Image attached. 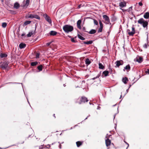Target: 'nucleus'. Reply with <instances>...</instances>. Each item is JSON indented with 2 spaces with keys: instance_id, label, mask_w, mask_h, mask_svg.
<instances>
[{
  "instance_id": "f257e3e1",
  "label": "nucleus",
  "mask_w": 149,
  "mask_h": 149,
  "mask_svg": "<svg viewBox=\"0 0 149 149\" xmlns=\"http://www.w3.org/2000/svg\"><path fill=\"white\" fill-rule=\"evenodd\" d=\"M63 29L65 32L68 33L73 30V27L70 25L66 24L63 26Z\"/></svg>"
},
{
  "instance_id": "f03ea898",
  "label": "nucleus",
  "mask_w": 149,
  "mask_h": 149,
  "mask_svg": "<svg viewBox=\"0 0 149 149\" xmlns=\"http://www.w3.org/2000/svg\"><path fill=\"white\" fill-rule=\"evenodd\" d=\"M138 24L142 26L143 27L147 29L148 22L145 21L143 18H140L137 21Z\"/></svg>"
},
{
  "instance_id": "7ed1b4c3",
  "label": "nucleus",
  "mask_w": 149,
  "mask_h": 149,
  "mask_svg": "<svg viewBox=\"0 0 149 149\" xmlns=\"http://www.w3.org/2000/svg\"><path fill=\"white\" fill-rule=\"evenodd\" d=\"M43 17L45 18V20L49 24H52V20L50 17L48 16L47 14H45L43 15Z\"/></svg>"
},
{
  "instance_id": "20e7f679",
  "label": "nucleus",
  "mask_w": 149,
  "mask_h": 149,
  "mask_svg": "<svg viewBox=\"0 0 149 149\" xmlns=\"http://www.w3.org/2000/svg\"><path fill=\"white\" fill-rule=\"evenodd\" d=\"M103 17L104 19L105 22L104 23L106 24H109V23L111 24L110 22V19L109 17L106 15H104Z\"/></svg>"
},
{
  "instance_id": "39448f33",
  "label": "nucleus",
  "mask_w": 149,
  "mask_h": 149,
  "mask_svg": "<svg viewBox=\"0 0 149 149\" xmlns=\"http://www.w3.org/2000/svg\"><path fill=\"white\" fill-rule=\"evenodd\" d=\"M8 65V63L6 62L2 63L0 65V67L3 69H6Z\"/></svg>"
},
{
  "instance_id": "423d86ee",
  "label": "nucleus",
  "mask_w": 149,
  "mask_h": 149,
  "mask_svg": "<svg viewBox=\"0 0 149 149\" xmlns=\"http://www.w3.org/2000/svg\"><path fill=\"white\" fill-rule=\"evenodd\" d=\"M80 101V102H79V104H81L82 103H85L86 102H87L88 101V100L86 97L83 96L81 97Z\"/></svg>"
},
{
  "instance_id": "0eeeda50",
  "label": "nucleus",
  "mask_w": 149,
  "mask_h": 149,
  "mask_svg": "<svg viewBox=\"0 0 149 149\" xmlns=\"http://www.w3.org/2000/svg\"><path fill=\"white\" fill-rule=\"evenodd\" d=\"M123 61L122 60L117 61L115 62L116 67H118L120 65H123Z\"/></svg>"
},
{
  "instance_id": "6e6552de",
  "label": "nucleus",
  "mask_w": 149,
  "mask_h": 149,
  "mask_svg": "<svg viewBox=\"0 0 149 149\" xmlns=\"http://www.w3.org/2000/svg\"><path fill=\"white\" fill-rule=\"evenodd\" d=\"M30 3V0H26V1H24L23 2V6L24 7H27Z\"/></svg>"
},
{
  "instance_id": "1a4fd4ad",
  "label": "nucleus",
  "mask_w": 149,
  "mask_h": 149,
  "mask_svg": "<svg viewBox=\"0 0 149 149\" xmlns=\"http://www.w3.org/2000/svg\"><path fill=\"white\" fill-rule=\"evenodd\" d=\"M125 70H126L127 72H128L130 70V67L129 64L127 65L124 68V69L123 70V71H125Z\"/></svg>"
},
{
  "instance_id": "9d476101",
  "label": "nucleus",
  "mask_w": 149,
  "mask_h": 149,
  "mask_svg": "<svg viewBox=\"0 0 149 149\" xmlns=\"http://www.w3.org/2000/svg\"><path fill=\"white\" fill-rule=\"evenodd\" d=\"M126 3L125 2H121L119 3V6L121 8L125 7L126 6Z\"/></svg>"
},
{
  "instance_id": "9b49d317",
  "label": "nucleus",
  "mask_w": 149,
  "mask_h": 149,
  "mask_svg": "<svg viewBox=\"0 0 149 149\" xmlns=\"http://www.w3.org/2000/svg\"><path fill=\"white\" fill-rule=\"evenodd\" d=\"M135 33V28L134 27V25H133L132 26V31L131 32L129 33L130 35H134Z\"/></svg>"
},
{
  "instance_id": "f8f14e48",
  "label": "nucleus",
  "mask_w": 149,
  "mask_h": 149,
  "mask_svg": "<svg viewBox=\"0 0 149 149\" xmlns=\"http://www.w3.org/2000/svg\"><path fill=\"white\" fill-rule=\"evenodd\" d=\"M105 143L107 146L110 145L111 143V141L108 139H107L105 140Z\"/></svg>"
},
{
  "instance_id": "ddd939ff",
  "label": "nucleus",
  "mask_w": 149,
  "mask_h": 149,
  "mask_svg": "<svg viewBox=\"0 0 149 149\" xmlns=\"http://www.w3.org/2000/svg\"><path fill=\"white\" fill-rule=\"evenodd\" d=\"M143 61V58L141 56H139L136 58V61L139 63H141Z\"/></svg>"
},
{
  "instance_id": "4468645a",
  "label": "nucleus",
  "mask_w": 149,
  "mask_h": 149,
  "mask_svg": "<svg viewBox=\"0 0 149 149\" xmlns=\"http://www.w3.org/2000/svg\"><path fill=\"white\" fill-rule=\"evenodd\" d=\"M19 47L20 49H22L25 48L26 47V44L24 43H21L19 46Z\"/></svg>"
},
{
  "instance_id": "2eb2a0df",
  "label": "nucleus",
  "mask_w": 149,
  "mask_h": 149,
  "mask_svg": "<svg viewBox=\"0 0 149 149\" xmlns=\"http://www.w3.org/2000/svg\"><path fill=\"white\" fill-rule=\"evenodd\" d=\"M81 22V20H79L77 22V27L79 29H81V28L80 25Z\"/></svg>"
},
{
  "instance_id": "dca6fc26",
  "label": "nucleus",
  "mask_w": 149,
  "mask_h": 149,
  "mask_svg": "<svg viewBox=\"0 0 149 149\" xmlns=\"http://www.w3.org/2000/svg\"><path fill=\"white\" fill-rule=\"evenodd\" d=\"M20 7L19 4L17 2H16L14 4V7L16 9H18Z\"/></svg>"
},
{
  "instance_id": "f3484780",
  "label": "nucleus",
  "mask_w": 149,
  "mask_h": 149,
  "mask_svg": "<svg viewBox=\"0 0 149 149\" xmlns=\"http://www.w3.org/2000/svg\"><path fill=\"white\" fill-rule=\"evenodd\" d=\"M109 73V72L108 71H104L103 72L102 76H103L104 75L105 77H106L108 75Z\"/></svg>"
},
{
  "instance_id": "a211bd4d",
  "label": "nucleus",
  "mask_w": 149,
  "mask_h": 149,
  "mask_svg": "<svg viewBox=\"0 0 149 149\" xmlns=\"http://www.w3.org/2000/svg\"><path fill=\"white\" fill-rule=\"evenodd\" d=\"M143 17L145 19H148L149 18V12L146 13L144 15Z\"/></svg>"
},
{
  "instance_id": "6ab92c4d",
  "label": "nucleus",
  "mask_w": 149,
  "mask_h": 149,
  "mask_svg": "<svg viewBox=\"0 0 149 149\" xmlns=\"http://www.w3.org/2000/svg\"><path fill=\"white\" fill-rule=\"evenodd\" d=\"M57 33V32L55 31H52L49 34L51 36H54L56 35Z\"/></svg>"
},
{
  "instance_id": "aec40b11",
  "label": "nucleus",
  "mask_w": 149,
  "mask_h": 149,
  "mask_svg": "<svg viewBox=\"0 0 149 149\" xmlns=\"http://www.w3.org/2000/svg\"><path fill=\"white\" fill-rule=\"evenodd\" d=\"M85 62L86 64L87 65H89L91 63V61L89 58H86L85 60Z\"/></svg>"
},
{
  "instance_id": "412c9836",
  "label": "nucleus",
  "mask_w": 149,
  "mask_h": 149,
  "mask_svg": "<svg viewBox=\"0 0 149 149\" xmlns=\"http://www.w3.org/2000/svg\"><path fill=\"white\" fill-rule=\"evenodd\" d=\"M96 31L95 30L92 29L90 31L88 32V33L90 34H93L96 33Z\"/></svg>"
},
{
  "instance_id": "4be33fe9",
  "label": "nucleus",
  "mask_w": 149,
  "mask_h": 149,
  "mask_svg": "<svg viewBox=\"0 0 149 149\" xmlns=\"http://www.w3.org/2000/svg\"><path fill=\"white\" fill-rule=\"evenodd\" d=\"M128 81V80L127 77H125V78H123L122 81L125 84H126Z\"/></svg>"
},
{
  "instance_id": "5701e85b",
  "label": "nucleus",
  "mask_w": 149,
  "mask_h": 149,
  "mask_svg": "<svg viewBox=\"0 0 149 149\" xmlns=\"http://www.w3.org/2000/svg\"><path fill=\"white\" fill-rule=\"evenodd\" d=\"M93 41L92 40H90L87 42H84V43L87 45L91 44L92 43Z\"/></svg>"
},
{
  "instance_id": "b1692460",
  "label": "nucleus",
  "mask_w": 149,
  "mask_h": 149,
  "mask_svg": "<svg viewBox=\"0 0 149 149\" xmlns=\"http://www.w3.org/2000/svg\"><path fill=\"white\" fill-rule=\"evenodd\" d=\"M34 33V32L33 31H31L28 34H27V36L28 37H31V35L33 34Z\"/></svg>"
},
{
  "instance_id": "393cba45",
  "label": "nucleus",
  "mask_w": 149,
  "mask_h": 149,
  "mask_svg": "<svg viewBox=\"0 0 149 149\" xmlns=\"http://www.w3.org/2000/svg\"><path fill=\"white\" fill-rule=\"evenodd\" d=\"M7 56V55L6 54L1 53L0 54V56L2 58L4 57H6Z\"/></svg>"
},
{
  "instance_id": "a878e982",
  "label": "nucleus",
  "mask_w": 149,
  "mask_h": 149,
  "mask_svg": "<svg viewBox=\"0 0 149 149\" xmlns=\"http://www.w3.org/2000/svg\"><path fill=\"white\" fill-rule=\"evenodd\" d=\"M31 21H25L24 23V25L26 26L28 24H29L31 23Z\"/></svg>"
},
{
  "instance_id": "bb28decb",
  "label": "nucleus",
  "mask_w": 149,
  "mask_h": 149,
  "mask_svg": "<svg viewBox=\"0 0 149 149\" xmlns=\"http://www.w3.org/2000/svg\"><path fill=\"white\" fill-rule=\"evenodd\" d=\"M99 68L100 69H103L104 68V67L101 63H99Z\"/></svg>"
},
{
  "instance_id": "cd10ccee",
  "label": "nucleus",
  "mask_w": 149,
  "mask_h": 149,
  "mask_svg": "<svg viewBox=\"0 0 149 149\" xmlns=\"http://www.w3.org/2000/svg\"><path fill=\"white\" fill-rule=\"evenodd\" d=\"M77 36L78 38L81 40H84L85 39V38H84L83 37L79 34H78Z\"/></svg>"
},
{
  "instance_id": "c85d7f7f",
  "label": "nucleus",
  "mask_w": 149,
  "mask_h": 149,
  "mask_svg": "<svg viewBox=\"0 0 149 149\" xmlns=\"http://www.w3.org/2000/svg\"><path fill=\"white\" fill-rule=\"evenodd\" d=\"M76 143L77 147H79L82 144V143L79 141L77 142Z\"/></svg>"
},
{
  "instance_id": "c756f323",
  "label": "nucleus",
  "mask_w": 149,
  "mask_h": 149,
  "mask_svg": "<svg viewBox=\"0 0 149 149\" xmlns=\"http://www.w3.org/2000/svg\"><path fill=\"white\" fill-rule=\"evenodd\" d=\"M38 64V62L37 61H35V62H32L31 63V65L32 66H34Z\"/></svg>"
},
{
  "instance_id": "7c9ffc66",
  "label": "nucleus",
  "mask_w": 149,
  "mask_h": 149,
  "mask_svg": "<svg viewBox=\"0 0 149 149\" xmlns=\"http://www.w3.org/2000/svg\"><path fill=\"white\" fill-rule=\"evenodd\" d=\"M42 66L41 65L38 66L37 68L39 70V71H41L42 70Z\"/></svg>"
},
{
  "instance_id": "2f4dec72",
  "label": "nucleus",
  "mask_w": 149,
  "mask_h": 149,
  "mask_svg": "<svg viewBox=\"0 0 149 149\" xmlns=\"http://www.w3.org/2000/svg\"><path fill=\"white\" fill-rule=\"evenodd\" d=\"M34 18H36L38 19H40V17L38 15H37L34 14Z\"/></svg>"
},
{
  "instance_id": "473e14b6",
  "label": "nucleus",
  "mask_w": 149,
  "mask_h": 149,
  "mask_svg": "<svg viewBox=\"0 0 149 149\" xmlns=\"http://www.w3.org/2000/svg\"><path fill=\"white\" fill-rule=\"evenodd\" d=\"M34 14H30L29 15H28L27 16L28 18H34Z\"/></svg>"
},
{
  "instance_id": "72a5a7b5",
  "label": "nucleus",
  "mask_w": 149,
  "mask_h": 149,
  "mask_svg": "<svg viewBox=\"0 0 149 149\" xmlns=\"http://www.w3.org/2000/svg\"><path fill=\"white\" fill-rule=\"evenodd\" d=\"M7 23L6 22H3L2 23V26L3 28H5L7 26Z\"/></svg>"
},
{
  "instance_id": "f704fd0d",
  "label": "nucleus",
  "mask_w": 149,
  "mask_h": 149,
  "mask_svg": "<svg viewBox=\"0 0 149 149\" xmlns=\"http://www.w3.org/2000/svg\"><path fill=\"white\" fill-rule=\"evenodd\" d=\"M100 76V73H99V74H98V75L96 76V77H94L93 78H92V79L93 80H95V79L98 78Z\"/></svg>"
},
{
  "instance_id": "c9c22d12",
  "label": "nucleus",
  "mask_w": 149,
  "mask_h": 149,
  "mask_svg": "<svg viewBox=\"0 0 149 149\" xmlns=\"http://www.w3.org/2000/svg\"><path fill=\"white\" fill-rule=\"evenodd\" d=\"M99 24L100 27L103 28V24L100 20H99Z\"/></svg>"
},
{
  "instance_id": "e433bc0d",
  "label": "nucleus",
  "mask_w": 149,
  "mask_h": 149,
  "mask_svg": "<svg viewBox=\"0 0 149 149\" xmlns=\"http://www.w3.org/2000/svg\"><path fill=\"white\" fill-rule=\"evenodd\" d=\"M94 23L95 25H98V23L97 21L95 19H93Z\"/></svg>"
},
{
  "instance_id": "4c0bfd02",
  "label": "nucleus",
  "mask_w": 149,
  "mask_h": 149,
  "mask_svg": "<svg viewBox=\"0 0 149 149\" xmlns=\"http://www.w3.org/2000/svg\"><path fill=\"white\" fill-rule=\"evenodd\" d=\"M132 10V7H130L128 9L126 10V11H127L128 12H130V10Z\"/></svg>"
},
{
  "instance_id": "58836bf2",
  "label": "nucleus",
  "mask_w": 149,
  "mask_h": 149,
  "mask_svg": "<svg viewBox=\"0 0 149 149\" xmlns=\"http://www.w3.org/2000/svg\"><path fill=\"white\" fill-rule=\"evenodd\" d=\"M103 28L100 27L98 30V33L101 32L102 31Z\"/></svg>"
},
{
  "instance_id": "ea45409f",
  "label": "nucleus",
  "mask_w": 149,
  "mask_h": 149,
  "mask_svg": "<svg viewBox=\"0 0 149 149\" xmlns=\"http://www.w3.org/2000/svg\"><path fill=\"white\" fill-rule=\"evenodd\" d=\"M149 45H148V43H145L144 45H143V47L145 48H147V47Z\"/></svg>"
},
{
  "instance_id": "a19ab883",
  "label": "nucleus",
  "mask_w": 149,
  "mask_h": 149,
  "mask_svg": "<svg viewBox=\"0 0 149 149\" xmlns=\"http://www.w3.org/2000/svg\"><path fill=\"white\" fill-rule=\"evenodd\" d=\"M40 56V54L39 53H37L36 55V58H39Z\"/></svg>"
},
{
  "instance_id": "79ce46f5",
  "label": "nucleus",
  "mask_w": 149,
  "mask_h": 149,
  "mask_svg": "<svg viewBox=\"0 0 149 149\" xmlns=\"http://www.w3.org/2000/svg\"><path fill=\"white\" fill-rule=\"evenodd\" d=\"M127 33H128V35L130 36H133V35H130V33H129L130 32H131V31H130V30L129 29H127Z\"/></svg>"
},
{
  "instance_id": "37998d69",
  "label": "nucleus",
  "mask_w": 149,
  "mask_h": 149,
  "mask_svg": "<svg viewBox=\"0 0 149 149\" xmlns=\"http://www.w3.org/2000/svg\"><path fill=\"white\" fill-rule=\"evenodd\" d=\"M71 41L72 42H76V41L74 40L73 38H71Z\"/></svg>"
},
{
  "instance_id": "c03bdc74",
  "label": "nucleus",
  "mask_w": 149,
  "mask_h": 149,
  "mask_svg": "<svg viewBox=\"0 0 149 149\" xmlns=\"http://www.w3.org/2000/svg\"><path fill=\"white\" fill-rule=\"evenodd\" d=\"M8 83V84H21L20 83L14 82H9Z\"/></svg>"
},
{
  "instance_id": "a18cd8bd",
  "label": "nucleus",
  "mask_w": 149,
  "mask_h": 149,
  "mask_svg": "<svg viewBox=\"0 0 149 149\" xmlns=\"http://www.w3.org/2000/svg\"><path fill=\"white\" fill-rule=\"evenodd\" d=\"M139 6H141L143 5V3L141 2H140L139 3Z\"/></svg>"
},
{
  "instance_id": "49530a36",
  "label": "nucleus",
  "mask_w": 149,
  "mask_h": 149,
  "mask_svg": "<svg viewBox=\"0 0 149 149\" xmlns=\"http://www.w3.org/2000/svg\"><path fill=\"white\" fill-rule=\"evenodd\" d=\"M51 42L47 43L46 44V45L47 46H49L50 45V44H51Z\"/></svg>"
},
{
  "instance_id": "de8ad7c7",
  "label": "nucleus",
  "mask_w": 149,
  "mask_h": 149,
  "mask_svg": "<svg viewBox=\"0 0 149 149\" xmlns=\"http://www.w3.org/2000/svg\"><path fill=\"white\" fill-rule=\"evenodd\" d=\"M111 136V135H109L108 134H107L106 136V138H107L108 137H110V136Z\"/></svg>"
},
{
  "instance_id": "09e8293b",
  "label": "nucleus",
  "mask_w": 149,
  "mask_h": 149,
  "mask_svg": "<svg viewBox=\"0 0 149 149\" xmlns=\"http://www.w3.org/2000/svg\"><path fill=\"white\" fill-rule=\"evenodd\" d=\"M81 4H79L78 5V7H77L78 9H79L81 8Z\"/></svg>"
},
{
  "instance_id": "8fccbe9b",
  "label": "nucleus",
  "mask_w": 149,
  "mask_h": 149,
  "mask_svg": "<svg viewBox=\"0 0 149 149\" xmlns=\"http://www.w3.org/2000/svg\"><path fill=\"white\" fill-rule=\"evenodd\" d=\"M146 72L148 74H149V69H147L146 71Z\"/></svg>"
},
{
  "instance_id": "3c124183",
  "label": "nucleus",
  "mask_w": 149,
  "mask_h": 149,
  "mask_svg": "<svg viewBox=\"0 0 149 149\" xmlns=\"http://www.w3.org/2000/svg\"><path fill=\"white\" fill-rule=\"evenodd\" d=\"M83 29L84 31L86 32H88L87 31H85L86 28L85 27H83Z\"/></svg>"
},
{
  "instance_id": "603ef678",
  "label": "nucleus",
  "mask_w": 149,
  "mask_h": 149,
  "mask_svg": "<svg viewBox=\"0 0 149 149\" xmlns=\"http://www.w3.org/2000/svg\"><path fill=\"white\" fill-rule=\"evenodd\" d=\"M121 9L122 10L123 12H125L126 11V10H124L122 8H121Z\"/></svg>"
},
{
  "instance_id": "864d4df0",
  "label": "nucleus",
  "mask_w": 149,
  "mask_h": 149,
  "mask_svg": "<svg viewBox=\"0 0 149 149\" xmlns=\"http://www.w3.org/2000/svg\"><path fill=\"white\" fill-rule=\"evenodd\" d=\"M25 36V33H22L21 35V36L22 37L24 36Z\"/></svg>"
},
{
  "instance_id": "5fc2aeb1",
  "label": "nucleus",
  "mask_w": 149,
  "mask_h": 149,
  "mask_svg": "<svg viewBox=\"0 0 149 149\" xmlns=\"http://www.w3.org/2000/svg\"><path fill=\"white\" fill-rule=\"evenodd\" d=\"M61 143H60V144L59 145V147L60 148H61Z\"/></svg>"
},
{
  "instance_id": "6e6d98bb",
  "label": "nucleus",
  "mask_w": 149,
  "mask_h": 149,
  "mask_svg": "<svg viewBox=\"0 0 149 149\" xmlns=\"http://www.w3.org/2000/svg\"><path fill=\"white\" fill-rule=\"evenodd\" d=\"M100 108V107L99 106H98L97 109H99Z\"/></svg>"
},
{
  "instance_id": "4d7b16f0",
  "label": "nucleus",
  "mask_w": 149,
  "mask_h": 149,
  "mask_svg": "<svg viewBox=\"0 0 149 149\" xmlns=\"http://www.w3.org/2000/svg\"><path fill=\"white\" fill-rule=\"evenodd\" d=\"M63 86H64V87H65V86H66V85H65V84H63Z\"/></svg>"
},
{
  "instance_id": "13d9d810",
  "label": "nucleus",
  "mask_w": 149,
  "mask_h": 149,
  "mask_svg": "<svg viewBox=\"0 0 149 149\" xmlns=\"http://www.w3.org/2000/svg\"><path fill=\"white\" fill-rule=\"evenodd\" d=\"M128 89H127V90H126V91L127 92H128Z\"/></svg>"
},
{
  "instance_id": "bf43d9fd",
  "label": "nucleus",
  "mask_w": 149,
  "mask_h": 149,
  "mask_svg": "<svg viewBox=\"0 0 149 149\" xmlns=\"http://www.w3.org/2000/svg\"><path fill=\"white\" fill-rule=\"evenodd\" d=\"M88 116H87L85 119V120L86 119H87L88 118Z\"/></svg>"
},
{
  "instance_id": "052dcab7",
  "label": "nucleus",
  "mask_w": 149,
  "mask_h": 149,
  "mask_svg": "<svg viewBox=\"0 0 149 149\" xmlns=\"http://www.w3.org/2000/svg\"><path fill=\"white\" fill-rule=\"evenodd\" d=\"M53 116H54V117L55 118V117H55V114H54V115H53Z\"/></svg>"
},
{
  "instance_id": "680f3d73",
  "label": "nucleus",
  "mask_w": 149,
  "mask_h": 149,
  "mask_svg": "<svg viewBox=\"0 0 149 149\" xmlns=\"http://www.w3.org/2000/svg\"><path fill=\"white\" fill-rule=\"evenodd\" d=\"M125 142L128 145V146H129V144H128L127 143H126V142Z\"/></svg>"
},
{
  "instance_id": "e2e57ef3",
  "label": "nucleus",
  "mask_w": 149,
  "mask_h": 149,
  "mask_svg": "<svg viewBox=\"0 0 149 149\" xmlns=\"http://www.w3.org/2000/svg\"><path fill=\"white\" fill-rule=\"evenodd\" d=\"M121 97H122V95H120V98H121Z\"/></svg>"
},
{
  "instance_id": "0e129e2a",
  "label": "nucleus",
  "mask_w": 149,
  "mask_h": 149,
  "mask_svg": "<svg viewBox=\"0 0 149 149\" xmlns=\"http://www.w3.org/2000/svg\"><path fill=\"white\" fill-rule=\"evenodd\" d=\"M115 115H114V119L115 118Z\"/></svg>"
},
{
  "instance_id": "69168bd1",
  "label": "nucleus",
  "mask_w": 149,
  "mask_h": 149,
  "mask_svg": "<svg viewBox=\"0 0 149 149\" xmlns=\"http://www.w3.org/2000/svg\"><path fill=\"white\" fill-rule=\"evenodd\" d=\"M48 146H49V147H50V145H48Z\"/></svg>"
},
{
  "instance_id": "338daca9",
  "label": "nucleus",
  "mask_w": 149,
  "mask_h": 149,
  "mask_svg": "<svg viewBox=\"0 0 149 149\" xmlns=\"http://www.w3.org/2000/svg\"><path fill=\"white\" fill-rule=\"evenodd\" d=\"M148 37H147V40H148Z\"/></svg>"
},
{
  "instance_id": "774afa93",
  "label": "nucleus",
  "mask_w": 149,
  "mask_h": 149,
  "mask_svg": "<svg viewBox=\"0 0 149 149\" xmlns=\"http://www.w3.org/2000/svg\"><path fill=\"white\" fill-rule=\"evenodd\" d=\"M130 86H131V85H130L129 88H130Z\"/></svg>"
}]
</instances>
